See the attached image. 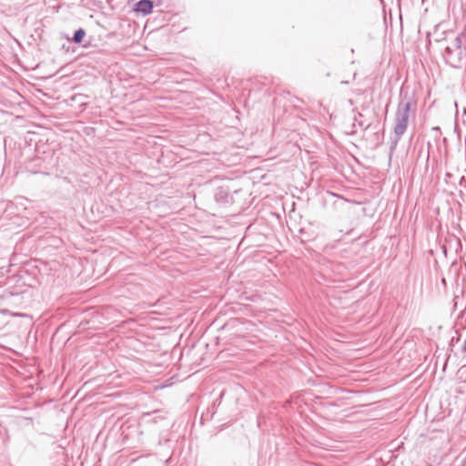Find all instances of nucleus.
<instances>
[{
    "mask_svg": "<svg viewBox=\"0 0 466 466\" xmlns=\"http://www.w3.org/2000/svg\"><path fill=\"white\" fill-rule=\"evenodd\" d=\"M412 106L415 108L416 103L410 96H408L407 95L401 96L394 116V137L391 139L390 154H392V152L396 149L399 141L407 130L410 113Z\"/></svg>",
    "mask_w": 466,
    "mask_h": 466,
    "instance_id": "f257e3e1",
    "label": "nucleus"
},
{
    "mask_svg": "<svg viewBox=\"0 0 466 466\" xmlns=\"http://www.w3.org/2000/svg\"><path fill=\"white\" fill-rule=\"evenodd\" d=\"M461 37L456 36L444 49L442 54L446 63L452 67H461L463 58V52L461 49Z\"/></svg>",
    "mask_w": 466,
    "mask_h": 466,
    "instance_id": "f03ea898",
    "label": "nucleus"
},
{
    "mask_svg": "<svg viewBox=\"0 0 466 466\" xmlns=\"http://www.w3.org/2000/svg\"><path fill=\"white\" fill-rule=\"evenodd\" d=\"M25 168L32 174H48V167L44 158L38 156L28 159L25 164Z\"/></svg>",
    "mask_w": 466,
    "mask_h": 466,
    "instance_id": "7ed1b4c3",
    "label": "nucleus"
},
{
    "mask_svg": "<svg viewBox=\"0 0 466 466\" xmlns=\"http://www.w3.org/2000/svg\"><path fill=\"white\" fill-rule=\"evenodd\" d=\"M154 2L152 0H139L134 5L133 11L146 16L152 13Z\"/></svg>",
    "mask_w": 466,
    "mask_h": 466,
    "instance_id": "20e7f679",
    "label": "nucleus"
},
{
    "mask_svg": "<svg viewBox=\"0 0 466 466\" xmlns=\"http://www.w3.org/2000/svg\"><path fill=\"white\" fill-rule=\"evenodd\" d=\"M8 316H14V317H20L24 318L27 315L25 313H13L7 309H0V330L5 327V325L8 323Z\"/></svg>",
    "mask_w": 466,
    "mask_h": 466,
    "instance_id": "39448f33",
    "label": "nucleus"
},
{
    "mask_svg": "<svg viewBox=\"0 0 466 466\" xmlns=\"http://www.w3.org/2000/svg\"><path fill=\"white\" fill-rule=\"evenodd\" d=\"M85 35H86V31L83 28H78L77 30L75 31L73 37L69 40L74 42L75 44H80V43H82Z\"/></svg>",
    "mask_w": 466,
    "mask_h": 466,
    "instance_id": "423d86ee",
    "label": "nucleus"
},
{
    "mask_svg": "<svg viewBox=\"0 0 466 466\" xmlns=\"http://www.w3.org/2000/svg\"><path fill=\"white\" fill-rule=\"evenodd\" d=\"M362 116H363V115H362L361 113H359V114H358V116H356L354 117V123H353V126H354V127H355V126H359L360 127H362V128L367 129V128H369V127H370V122H369V123H366L365 121H363V120H360V119H359L360 117H362Z\"/></svg>",
    "mask_w": 466,
    "mask_h": 466,
    "instance_id": "0eeeda50",
    "label": "nucleus"
},
{
    "mask_svg": "<svg viewBox=\"0 0 466 466\" xmlns=\"http://www.w3.org/2000/svg\"><path fill=\"white\" fill-rule=\"evenodd\" d=\"M20 299V295L17 294V293H7V294H4L3 296L0 297V301H6L8 302L9 300H15V299Z\"/></svg>",
    "mask_w": 466,
    "mask_h": 466,
    "instance_id": "6e6552de",
    "label": "nucleus"
},
{
    "mask_svg": "<svg viewBox=\"0 0 466 466\" xmlns=\"http://www.w3.org/2000/svg\"><path fill=\"white\" fill-rule=\"evenodd\" d=\"M453 177L454 176L451 173L447 172L446 175H445V182L446 183H451V184L455 185L456 181H455V179H453Z\"/></svg>",
    "mask_w": 466,
    "mask_h": 466,
    "instance_id": "1a4fd4ad",
    "label": "nucleus"
},
{
    "mask_svg": "<svg viewBox=\"0 0 466 466\" xmlns=\"http://www.w3.org/2000/svg\"><path fill=\"white\" fill-rule=\"evenodd\" d=\"M458 341H459V338L458 337L457 338L453 337L451 339V346H452L454 342H458Z\"/></svg>",
    "mask_w": 466,
    "mask_h": 466,
    "instance_id": "9d476101",
    "label": "nucleus"
},
{
    "mask_svg": "<svg viewBox=\"0 0 466 466\" xmlns=\"http://www.w3.org/2000/svg\"><path fill=\"white\" fill-rule=\"evenodd\" d=\"M461 466H466V455L465 458L462 460Z\"/></svg>",
    "mask_w": 466,
    "mask_h": 466,
    "instance_id": "9b49d317",
    "label": "nucleus"
},
{
    "mask_svg": "<svg viewBox=\"0 0 466 466\" xmlns=\"http://www.w3.org/2000/svg\"><path fill=\"white\" fill-rule=\"evenodd\" d=\"M341 84L347 85V84H349V82L348 81H341Z\"/></svg>",
    "mask_w": 466,
    "mask_h": 466,
    "instance_id": "f8f14e48",
    "label": "nucleus"
}]
</instances>
